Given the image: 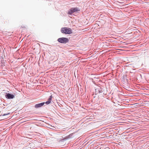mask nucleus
<instances>
[{"label": "nucleus", "instance_id": "obj_14", "mask_svg": "<svg viewBox=\"0 0 149 149\" xmlns=\"http://www.w3.org/2000/svg\"><path fill=\"white\" fill-rule=\"evenodd\" d=\"M31 53H29V56H31Z\"/></svg>", "mask_w": 149, "mask_h": 149}, {"label": "nucleus", "instance_id": "obj_9", "mask_svg": "<svg viewBox=\"0 0 149 149\" xmlns=\"http://www.w3.org/2000/svg\"><path fill=\"white\" fill-rule=\"evenodd\" d=\"M1 63L2 64L1 66H3V65H5V62L3 58L1 60Z\"/></svg>", "mask_w": 149, "mask_h": 149}, {"label": "nucleus", "instance_id": "obj_2", "mask_svg": "<svg viewBox=\"0 0 149 149\" xmlns=\"http://www.w3.org/2000/svg\"><path fill=\"white\" fill-rule=\"evenodd\" d=\"M80 11L79 8L77 7L72 8L69 9L68 11V14L72 15L73 13Z\"/></svg>", "mask_w": 149, "mask_h": 149}, {"label": "nucleus", "instance_id": "obj_5", "mask_svg": "<svg viewBox=\"0 0 149 149\" xmlns=\"http://www.w3.org/2000/svg\"><path fill=\"white\" fill-rule=\"evenodd\" d=\"M45 102H43L42 103H40L38 104H36L35 106V107L36 108H38L41 107L42 106L45 104Z\"/></svg>", "mask_w": 149, "mask_h": 149}, {"label": "nucleus", "instance_id": "obj_13", "mask_svg": "<svg viewBox=\"0 0 149 149\" xmlns=\"http://www.w3.org/2000/svg\"><path fill=\"white\" fill-rule=\"evenodd\" d=\"M10 114V113H4V114H3V116H6V115L9 114Z\"/></svg>", "mask_w": 149, "mask_h": 149}, {"label": "nucleus", "instance_id": "obj_10", "mask_svg": "<svg viewBox=\"0 0 149 149\" xmlns=\"http://www.w3.org/2000/svg\"><path fill=\"white\" fill-rule=\"evenodd\" d=\"M52 95H51L49 97L48 100V101H50L51 102V101L52 100Z\"/></svg>", "mask_w": 149, "mask_h": 149}, {"label": "nucleus", "instance_id": "obj_4", "mask_svg": "<svg viewBox=\"0 0 149 149\" xmlns=\"http://www.w3.org/2000/svg\"><path fill=\"white\" fill-rule=\"evenodd\" d=\"M6 97L8 99H12L14 97V95L9 93H6L5 95Z\"/></svg>", "mask_w": 149, "mask_h": 149}, {"label": "nucleus", "instance_id": "obj_11", "mask_svg": "<svg viewBox=\"0 0 149 149\" xmlns=\"http://www.w3.org/2000/svg\"><path fill=\"white\" fill-rule=\"evenodd\" d=\"M51 102V101H48L46 102L45 103L46 104H49Z\"/></svg>", "mask_w": 149, "mask_h": 149}, {"label": "nucleus", "instance_id": "obj_16", "mask_svg": "<svg viewBox=\"0 0 149 149\" xmlns=\"http://www.w3.org/2000/svg\"><path fill=\"white\" fill-rule=\"evenodd\" d=\"M30 59L29 58V60H28V61H29V60H30Z\"/></svg>", "mask_w": 149, "mask_h": 149}, {"label": "nucleus", "instance_id": "obj_3", "mask_svg": "<svg viewBox=\"0 0 149 149\" xmlns=\"http://www.w3.org/2000/svg\"><path fill=\"white\" fill-rule=\"evenodd\" d=\"M57 41L61 43L66 44L68 42L69 40L67 38L65 37L60 38L57 39Z\"/></svg>", "mask_w": 149, "mask_h": 149}, {"label": "nucleus", "instance_id": "obj_7", "mask_svg": "<svg viewBox=\"0 0 149 149\" xmlns=\"http://www.w3.org/2000/svg\"><path fill=\"white\" fill-rule=\"evenodd\" d=\"M96 91V94L98 93H102L103 92L102 89L100 87H99L95 89Z\"/></svg>", "mask_w": 149, "mask_h": 149}, {"label": "nucleus", "instance_id": "obj_15", "mask_svg": "<svg viewBox=\"0 0 149 149\" xmlns=\"http://www.w3.org/2000/svg\"><path fill=\"white\" fill-rule=\"evenodd\" d=\"M29 100H29V103H31V102L29 101Z\"/></svg>", "mask_w": 149, "mask_h": 149}, {"label": "nucleus", "instance_id": "obj_6", "mask_svg": "<svg viewBox=\"0 0 149 149\" xmlns=\"http://www.w3.org/2000/svg\"><path fill=\"white\" fill-rule=\"evenodd\" d=\"M35 144L33 142L30 143L29 144V149H33L35 147Z\"/></svg>", "mask_w": 149, "mask_h": 149}, {"label": "nucleus", "instance_id": "obj_1", "mask_svg": "<svg viewBox=\"0 0 149 149\" xmlns=\"http://www.w3.org/2000/svg\"><path fill=\"white\" fill-rule=\"evenodd\" d=\"M61 32L62 33L65 34H70L72 33L71 29L68 27H63L61 28Z\"/></svg>", "mask_w": 149, "mask_h": 149}, {"label": "nucleus", "instance_id": "obj_8", "mask_svg": "<svg viewBox=\"0 0 149 149\" xmlns=\"http://www.w3.org/2000/svg\"><path fill=\"white\" fill-rule=\"evenodd\" d=\"M34 137V135L32 134V132H30L29 133V139H31Z\"/></svg>", "mask_w": 149, "mask_h": 149}, {"label": "nucleus", "instance_id": "obj_12", "mask_svg": "<svg viewBox=\"0 0 149 149\" xmlns=\"http://www.w3.org/2000/svg\"><path fill=\"white\" fill-rule=\"evenodd\" d=\"M72 136V134H70L69 135H68L67 136V138H68L70 137H71V136Z\"/></svg>", "mask_w": 149, "mask_h": 149}]
</instances>
